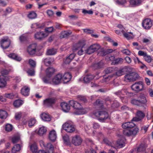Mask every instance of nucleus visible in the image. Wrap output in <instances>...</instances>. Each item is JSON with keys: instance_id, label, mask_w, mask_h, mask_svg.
Instances as JSON below:
<instances>
[{"instance_id": "1", "label": "nucleus", "mask_w": 153, "mask_h": 153, "mask_svg": "<svg viewBox=\"0 0 153 153\" xmlns=\"http://www.w3.org/2000/svg\"><path fill=\"white\" fill-rule=\"evenodd\" d=\"M70 105L76 110L74 114L76 115H81L87 113L88 110L82 108L81 104L76 101L71 100L69 102Z\"/></svg>"}, {"instance_id": "2", "label": "nucleus", "mask_w": 153, "mask_h": 153, "mask_svg": "<svg viewBox=\"0 0 153 153\" xmlns=\"http://www.w3.org/2000/svg\"><path fill=\"white\" fill-rule=\"evenodd\" d=\"M93 114L96 117H98V119L99 121L102 122H103L108 117V113L105 111H95L93 112Z\"/></svg>"}, {"instance_id": "3", "label": "nucleus", "mask_w": 153, "mask_h": 153, "mask_svg": "<svg viewBox=\"0 0 153 153\" xmlns=\"http://www.w3.org/2000/svg\"><path fill=\"white\" fill-rule=\"evenodd\" d=\"M139 76L138 74L135 72H132L126 74L124 76V80L129 82L135 80Z\"/></svg>"}, {"instance_id": "4", "label": "nucleus", "mask_w": 153, "mask_h": 153, "mask_svg": "<svg viewBox=\"0 0 153 153\" xmlns=\"http://www.w3.org/2000/svg\"><path fill=\"white\" fill-rule=\"evenodd\" d=\"M100 48V46L98 44H94L91 45L85 50V53L88 54H91L97 51Z\"/></svg>"}, {"instance_id": "5", "label": "nucleus", "mask_w": 153, "mask_h": 153, "mask_svg": "<svg viewBox=\"0 0 153 153\" xmlns=\"http://www.w3.org/2000/svg\"><path fill=\"white\" fill-rule=\"evenodd\" d=\"M131 88L132 90L139 92L144 90V84L142 82H137L131 86Z\"/></svg>"}, {"instance_id": "6", "label": "nucleus", "mask_w": 153, "mask_h": 153, "mask_svg": "<svg viewBox=\"0 0 153 153\" xmlns=\"http://www.w3.org/2000/svg\"><path fill=\"white\" fill-rule=\"evenodd\" d=\"M63 128L68 132L71 133L75 130V127L72 123L70 122H66L62 125Z\"/></svg>"}, {"instance_id": "7", "label": "nucleus", "mask_w": 153, "mask_h": 153, "mask_svg": "<svg viewBox=\"0 0 153 153\" xmlns=\"http://www.w3.org/2000/svg\"><path fill=\"white\" fill-rule=\"evenodd\" d=\"M139 128L137 127H135L131 129L124 130L123 131V134L124 135L128 136H134L137 134Z\"/></svg>"}, {"instance_id": "8", "label": "nucleus", "mask_w": 153, "mask_h": 153, "mask_svg": "<svg viewBox=\"0 0 153 153\" xmlns=\"http://www.w3.org/2000/svg\"><path fill=\"white\" fill-rule=\"evenodd\" d=\"M0 43L2 48L3 49H6L9 46L10 41L7 37H6L1 40Z\"/></svg>"}, {"instance_id": "9", "label": "nucleus", "mask_w": 153, "mask_h": 153, "mask_svg": "<svg viewBox=\"0 0 153 153\" xmlns=\"http://www.w3.org/2000/svg\"><path fill=\"white\" fill-rule=\"evenodd\" d=\"M56 101V99L54 98H50L44 100L43 105L45 107H49L54 104Z\"/></svg>"}, {"instance_id": "10", "label": "nucleus", "mask_w": 153, "mask_h": 153, "mask_svg": "<svg viewBox=\"0 0 153 153\" xmlns=\"http://www.w3.org/2000/svg\"><path fill=\"white\" fill-rule=\"evenodd\" d=\"M127 70V67L125 66L122 68H121L117 70L115 73V74H113V75L109 76L108 78L109 79L112 77L114 76H119L124 74L126 72Z\"/></svg>"}, {"instance_id": "11", "label": "nucleus", "mask_w": 153, "mask_h": 153, "mask_svg": "<svg viewBox=\"0 0 153 153\" xmlns=\"http://www.w3.org/2000/svg\"><path fill=\"white\" fill-rule=\"evenodd\" d=\"M142 25L145 29H149L152 26V21L149 19H146L144 20L142 22Z\"/></svg>"}, {"instance_id": "12", "label": "nucleus", "mask_w": 153, "mask_h": 153, "mask_svg": "<svg viewBox=\"0 0 153 153\" xmlns=\"http://www.w3.org/2000/svg\"><path fill=\"white\" fill-rule=\"evenodd\" d=\"M145 116V114L142 111H139L137 112V117H134L132 121L138 122L143 119Z\"/></svg>"}, {"instance_id": "13", "label": "nucleus", "mask_w": 153, "mask_h": 153, "mask_svg": "<svg viewBox=\"0 0 153 153\" xmlns=\"http://www.w3.org/2000/svg\"><path fill=\"white\" fill-rule=\"evenodd\" d=\"M125 93L127 95L129 94H132L131 93H129L127 92L126 90L122 89L121 90H119L114 93V94L117 96L120 97L121 100L123 101V99L124 97H123L125 94Z\"/></svg>"}, {"instance_id": "14", "label": "nucleus", "mask_w": 153, "mask_h": 153, "mask_svg": "<svg viewBox=\"0 0 153 153\" xmlns=\"http://www.w3.org/2000/svg\"><path fill=\"white\" fill-rule=\"evenodd\" d=\"M36 46V44L35 43L31 44L28 46L27 51L29 54L33 55L35 53Z\"/></svg>"}, {"instance_id": "15", "label": "nucleus", "mask_w": 153, "mask_h": 153, "mask_svg": "<svg viewBox=\"0 0 153 153\" xmlns=\"http://www.w3.org/2000/svg\"><path fill=\"white\" fill-rule=\"evenodd\" d=\"M62 75L60 74H59L56 75L52 79V83L55 85L59 84L61 81L62 80Z\"/></svg>"}, {"instance_id": "16", "label": "nucleus", "mask_w": 153, "mask_h": 153, "mask_svg": "<svg viewBox=\"0 0 153 153\" xmlns=\"http://www.w3.org/2000/svg\"><path fill=\"white\" fill-rule=\"evenodd\" d=\"M82 142V140L81 138L79 136L76 135L72 138V143L75 146L80 145Z\"/></svg>"}, {"instance_id": "17", "label": "nucleus", "mask_w": 153, "mask_h": 153, "mask_svg": "<svg viewBox=\"0 0 153 153\" xmlns=\"http://www.w3.org/2000/svg\"><path fill=\"white\" fill-rule=\"evenodd\" d=\"M47 36L48 34L44 32H37L34 34V38L36 39L41 40Z\"/></svg>"}, {"instance_id": "18", "label": "nucleus", "mask_w": 153, "mask_h": 153, "mask_svg": "<svg viewBox=\"0 0 153 153\" xmlns=\"http://www.w3.org/2000/svg\"><path fill=\"white\" fill-rule=\"evenodd\" d=\"M85 45V43L83 41H80L77 44V46H80L81 47V48L78 51L77 53L79 55H81L84 54L85 53V51H84L83 48L84 46Z\"/></svg>"}, {"instance_id": "19", "label": "nucleus", "mask_w": 153, "mask_h": 153, "mask_svg": "<svg viewBox=\"0 0 153 153\" xmlns=\"http://www.w3.org/2000/svg\"><path fill=\"white\" fill-rule=\"evenodd\" d=\"M40 116L42 119L44 121H50L51 120L50 116L47 113L43 112L40 114Z\"/></svg>"}, {"instance_id": "20", "label": "nucleus", "mask_w": 153, "mask_h": 153, "mask_svg": "<svg viewBox=\"0 0 153 153\" xmlns=\"http://www.w3.org/2000/svg\"><path fill=\"white\" fill-rule=\"evenodd\" d=\"M30 88L27 86H24L21 89V94L25 96H27L29 95Z\"/></svg>"}, {"instance_id": "21", "label": "nucleus", "mask_w": 153, "mask_h": 153, "mask_svg": "<svg viewBox=\"0 0 153 153\" xmlns=\"http://www.w3.org/2000/svg\"><path fill=\"white\" fill-rule=\"evenodd\" d=\"M71 77V75L70 73H66L63 76L62 75V80H63L64 83H66L70 81Z\"/></svg>"}, {"instance_id": "22", "label": "nucleus", "mask_w": 153, "mask_h": 153, "mask_svg": "<svg viewBox=\"0 0 153 153\" xmlns=\"http://www.w3.org/2000/svg\"><path fill=\"white\" fill-rule=\"evenodd\" d=\"M142 0H130V5L132 7H136L141 4Z\"/></svg>"}, {"instance_id": "23", "label": "nucleus", "mask_w": 153, "mask_h": 153, "mask_svg": "<svg viewBox=\"0 0 153 153\" xmlns=\"http://www.w3.org/2000/svg\"><path fill=\"white\" fill-rule=\"evenodd\" d=\"M135 126L134 123L132 122H126L122 125V127L123 128L126 129L128 128H131Z\"/></svg>"}, {"instance_id": "24", "label": "nucleus", "mask_w": 153, "mask_h": 153, "mask_svg": "<svg viewBox=\"0 0 153 153\" xmlns=\"http://www.w3.org/2000/svg\"><path fill=\"white\" fill-rule=\"evenodd\" d=\"M62 110L65 112H68L70 109V107L66 102H62L60 104Z\"/></svg>"}, {"instance_id": "25", "label": "nucleus", "mask_w": 153, "mask_h": 153, "mask_svg": "<svg viewBox=\"0 0 153 153\" xmlns=\"http://www.w3.org/2000/svg\"><path fill=\"white\" fill-rule=\"evenodd\" d=\"M6 77L4 75L0 76V87H4L7 84Z\"/></svg>"}, {"instance_id": "26", "label": "nucleus", "mask_w": 153, "mask_h": 153, "mask_svg": "<svg viewBox=\"0 0 153 153\" xmlns=\"http://www.w3.org/2000/svg\"><path fill=\"white\" fill-rule=\"evenodd\" d=\"M49 137L50 140L52 141H54L56 140L57 136L55 130H52L50 132Z\"/></svg>"}, {"instance_id": "27", "label": "nucleus", "mask_w": 153, "mask_h": 153, "mask_svg": "<svg viewBox=\"0 0 153 153\" xmlns=\"http://www.w3.org/2000/svg\"><path fill=\"white\" fill-rule=\"evenodd\" d=\"M55 72V70L53 68L49 67L47 68L46 72V75L49 77H51Z\"/></svg>"}, {"instance_id": "28", "label": "nucleus", "mask_w": 153, "mask_h": 153, "mask_svg": "<svg viewBox=\"0 0 153 153\" xmlns=\"http://www.w3.org/2000/svg\"><path fill=\"white\" fill-rule=\"evenodd\" d=\"M94 77L92 75H87L84 77V81L85 83H88L94 78Z\"/></svg>"}, {"instance_id": "29", "label": "nucleus", "mask_w": 153, "mask_h": 153, "mask_svg": "<svg viewBox=\"0 0 153 153\" xmlns=\"http://www.w3.org/2000/svg\"><path fill=\"white\" fill-rule=\"evenodd\" d=\"M53 59L50 58H47L43 59V61L45 64L47 66H48L51 65L53 62Z\"/></svg>"}, {"instance_id": "30", "label": "nucleus", "mask_w": 153, "mask_h": 153, "mask_svg": "<svg viewBox=\"0 0 153 153\" xmlns=\"http://www.w3.org/2000/svg\"><path fill=\"white\" fill-rule=\"evenodd\" d=\"M56 49L53 48H51L47 49L46 52V54L48 55H53L56 54Z\"/></svg>"}, {"instance_id": "31", "label": "nucleus", "mask_w": 153, "mask_h": 153, "mask_svg": "<svg viewBox=\"0 0 153 153\" xmlns=\"http://www.w3.org/2000/svg\"><path fill=\"white\" fill-rule=\"evenodd\" d=\"M47 131V128L46 127L42 126L40 127L38 131V134L40 136H42L45 134Z\"/></svg>"}, {"instance_id": "32", "label": "nucleus", "mask_w": 153, "mask_h": 153, "mask_svg": "<svg viewBox=\"0 0 153 153\" xmlns=\"http://www.w3.org/2000/svg\"><path fill=\"white\" fill-rule=\"evenodd\" d=\"M71 33L70 31H64L61 32L60 37L61 38H66L71 34Z\"/></svg>"}, {"instance_id": "33", "label": "nucleus", "mask_w": 153, "mask_h": 153, "mask_svg": "<svg viewBox=\"0 0 153 153\" xmlns=\"http://www.w3.org/2000/svg\"><path fill=\"white\" fill-rule=\"evenodd\" d=\"M9 57L17 61H20L22 58L15 53H11L8 56Z\"/></svg>"}, {"instance_id": "34", "label": "nucleus", "mask_w": 153, "mask_h": 153, "mask_svg": "<svg viewBox=\"0 0 153 153\" xmlns=\"http://www.w3.org/2000/svg\"><path fill=\"white\" fill-rule=\"evenodd\" d=\"M95 106L97 108L100 109H102L103 106V103L102 101H100V100H97L94 104Z\"/></svg>"}, {"instance_id": "35", "label": "nucleus", "mask_w": 153, "mask_h": 153, "mask_svg": "<svg viewBox=\"0 0 153 153\" xmlns=\"http://www.w3.org/2000/svg\"><path fill=\"white\" fill-rule=\"evenodd\" d=\"M113 50L112 49H107L106 51H102L98 53V55L99 56H104L106 55L107 53H111L112 52Z\"/></svg>"}, {"instance_id": "36", "label": "nucleus", "mask_w": 153, "mask_h": 153, "mask_svg": "<svg viewBox=\"0 0 153 153\" xmlns=\"http://www.w3.org/2000/svg\"><path fill=\"white\" fill-rule=\"evenodd\" d=\"M125 145V143L124 140H118L117 141L116 146L119 148H121Z\"/></svg>"}, {"instance_id": "37", "label": "nucleus", "mask_w": 153, "mask_h": 153, "mask_svg": "<svg viewBox=\"0 0 153 153\" xmlns=\"http://www.w3.org/2000/svg\"><path fill=\"white\" fill-rule=\"evenodd\" d=\"M138 100L140 103L141 105H142V104H145L147 102V100L146 97L143 95H140Z\"/></svg>"}, {"instance_id": "38", "label": "nucleus", "mask_w": 153, "mask_h": 153, "mask_svg": "<svg viewBox=\"0 0 153 153\" xmlns=\"http://www.w3.org/2000/svg\"><path fill=\"white\" fill-rule=\"evenodd\" d=\"M23 103V102L20 100H15L13 103V105L15 107L19 108Z\"/></svg>"}, {"instance_id": "39", "label": "nucleus", "mask_w": 153, "mask_h": 153, "mask_svg": "<svg viewBox=\"0 0 153 153\" xmlns=\"http://www.w3.org/2000/svg\"><path fill=\"white\" fill-rule=\"evenodd\" d=\"M21 149V146L19 144H17L15 145L13 148L12 152L13 153H16L19 151Z\"/></svg>"}, {"instance_id": "40", "label": "nucleus", "mask_w": 153, "mask_h": 153, "mask_svg": "<svg viewBox=\"0 0 153 153\" xmlns=\"http://www.w3.org/2000/svg\"><path fill=\"white\" fill-rule=\"evenodd\" d=\"M7 117V113L5 111L0 110V118L1 119H5Z\"/></svg>"}, {"instance_id": "41", "label": "nucleus", "mask_w": 153, "mask_h": 153, "mask_svg": "<svg viewBox=\"0 0 153 153\" xmlns=\"http://www.w3.org/2000/svg\"><path fill=\"white\" fill-rule=\"evenodd\" d=\"M41 143L43 144L45 148L49 149L50 151H51L52 152L53 151L54 149L53 146L51 143H48L46 146H45L44 144V142L42 141H41Z\"/></svg>"}, {"instance_id": "42", "label": "nucleus", "mask_w": 153, "mask_h": 153, "mask_svg": "<svg viewBox=\"0 0 153 153\" xmlns=\"http://www.w3.org/2000/svg\"><path fill=\"white\" fill-rule=\"evenodd\" d=\"M123 61V59L122 58H117L115 59L112 64L114 65H117L122 64Z\"/></svg>"}, {"instance_id": "43", "label": "nucleus", "mask_w": 153, "mask_h": 153, "mask_svg": "<svg viewBox=\"0 0 153 153\" xmlns=\"http://www.w3.org/2000/svg\"><path fill=\"white\" fill-rule=\"evenodd\" d=\"M30 149L33 152H36L37 151L38 147L35 143L32 144L30 146Z\"/></svg>"}, {"instance_id": "44", "label": "nucleus", "mask_w": 153, "mask_h": 153, "mask_svg": "<svg viewBox=\"0 0 153 153\" xmlns=\"http://www.w3.org/2000/svg\"><path fill=\"white\" fill-rule=\"evenodd\" d=\"M124 36L127 39H129L133 38V33L131 32H125L123 33Z\"/></svg>"}, {"instance_id": "45", "label": "nucleus", "mask_w": 153, "mask_h": 153, "mask_svg": "<svg viewBox=\"0 0 153 153\" xmlns=\"http://www.w3.org/2000/svg\"><path fill=\"white\" fill-rule=\"evenodd\" d=\"M36 120L34 118H31L29 119L28 121V126L30 127H31L33 126L36 123Z\"/></svg>"}, {"instance_id": "46", "label": "nucleus", "mask_w": 153, "mask_h": 153, "mask_svg": "<svg viewBox=\"0 0 153 153\" xmlns=\"http://www.w3.org/2000/svg\"><path fill=\"white\" fill-rule=\"evenodd\" d=\"M151 39L150 37L143 38L142 39L143 42L146 44L148 45L151 42Z\"/></svg>"}, {"instance_id": "47", "label": "nucleus", "mask_w": 153, "mask_h": 153, "mask_svg": "<svg viewBox=\"0 0 153 153\" xmlns=\"http://www.w3.org/2000/svg\"><path fill=\"white\" fill-rule=\"evenodd\" d=\"M115 59L114 56H111L109 54H107L105 57V59L107 61H112V62L114 61Z\"/></svg>"}, {"instance_id": "48", "label": "nucleus", "mask_w": 153, "mask_h": 153, "mask_svg": "<svg viewBox=\"0 0 153 153\" xmlns=\"http://www.w3.org/2000/svg\"><path fill=\"white\" fill-rule=\"evenodd\" d=\"M103 65V63L102 62H100L95 63L94 65V67L96 69L100 68L102 67Z\"/></svg>"}, {"instance_id": "49", "label": "nucleus", "mask_w": 153, "mask_h": 153, "mask_svg": "<svg viewBox=\"0 0 153 153\" xmlns=\"http://www.w3.org/2000/svg\"><path fill=\"white\" fill-rule=\"evenodd\" d=\"M36 14L35 12H32L29 14L28 17L30 19H34L36 17Z\"/></svg>"}, {"instance_id": "50", "label": "nucleus", "mask_w": 153, "mask_h": 153, "mask_svg": "<svg viewBox=\"0 0 153 153\" xmlns=\"http://www.w3.org/2000/svg\"><path fill=\"white\" fill-rule=\"evenodd\" d=\"M115 68L114 67H109L105 70V72L106 74L111 73L114 71Z\"/></svg>"}, {"instance_id": "51", "label": "nucleus", "mask_w": 153, "mask_h": 153, "mask_svg": "<svg viewBox=\"0 0 153 153\" xmlns=\"http://www.w3.org/2000/svg\"><path fill=\"white\" fill-rule=\"evenodd\" d=\"M20 139V137L19 136H14L12 139V141L13 143H15L18 142Z\"/></svg>"}, {"instance_id": "52", "label": "nucleus", "mask_w": 153, "mask_h": 153, "mask_svg": "<svg viewBox=\"0 0 153 153\" xmlns=\"http://www.w3.org/2000/svg\"><path fill=\"white\" fill-rule=\"evenodd\" d=\"M22 113L21 112H18L15 113V117L16 120H19L22 117Z\"/></svg>"}, {"instance_id": "53", "label": "nucleus", "mask_w": 153, "mask_h": 153, "mask_svg": "<svg viewBox=\"0 0 153 153\" xmlns=\"http://www.w3.org/2000/svg\"><path fill=\"white\" fill-rule=\"evenodd\" d=\"M131 103L133 104L140 106V101L139 100L133 99L131 101Z\"/></svg>"}, {"instance_id": "54", "label": "nucleus", "mask_w": 153, "mask_h": 153, "mask_svg": "<svg viewBox=\"0 0 153 153\" xmlns=\"http://www.w3.org/2000/svg\"><path fill=\"white\" fill-rule=\"evenodd\" d=\"M27 36L26 35L23 34L20 36L19 39L21 42H24L27 40Z\"/></svg>"}, {"instance_id": "55", "label": "nucleus", "mask_w": 153, "mask_h": 153, "mask_svg": "<svg viewBox=\"0 0 153 153\" xmlns=\"http://www.w3.org/2000/svg\"><path fill=\"white\" fill-rule=\"evenodd\" d=\"M13 129V126L12 125L7 124L6 125L5 130L7 131H11Z\"/></svg>"}, {"instance_id": "56", "label": "nucleus", "mask_w": 153, "mask_h": 153, "mask_svg": "<svg viewBox=\"0 0 153 153\" xmlns=\"http://www.w3.org/2000/svg\"><path fill=\"white\" fill-rule=\"evenodd\" d=\"M144 58L145 60L148 63H150L151 61L152 58L151 56H150L147 55V54L144 56Z\"/></svg>"}, {"instance_id": "57", "label": "nucleus", "mask_w": 153, "mask_h": 153, "mask_svg": "<svg viewBox=\"0 0 153 153\" xmlns=\"http://www.w3.org/2000/svg\"><path fill=\"white\" fill-rule=\"evenodd\" d=\"M78 100L80 102L82 103H85L87 101V100L85 97L81 96L78 97Z\"/></svg>"}, {"instance_id": "58", "label": "nucleus", "mask_w": 153, "mask_h": 153, "mask_svg": "<svg viewBox=\"0 0 153 153\" xmlns=\"http://www.w3.org/2000/svg\"><path fill=\"white\" fill-rule=\"evenodd\" d=\"M83 30L84 32L87 34H91L94 32V31L93 30L87 28L83 29Z\"/></svg>"}, {"instance_id": "59", "label": "nucleus", "mask_w": 153, "mask_h": 153, "mask_svg": "<svg viewBox=\"0 0 153 153\" xmlns=\"http://www.w3.org/2000/svg\"><path fill=\"white\" fill-rule=\"evenodd\" d=\"M145 150V148L143 145H140L137 149V151L138 152H141Z\"/></svg>"}, {"instance_id": "60", "label": "nucleus", "mask_w": 153, "mask_h": 153, "mask_svg": "<svg viewBox=\"0 0 153 153\" xmlns=\"http://www.w3.org/2000/svg\"><path fill=\"white\" fill-rule=\"evenodd\" d=\"M119 103L116 101H114L113 103L111 105V107L113 108H117L119 106Z\"/></svg>"}, {"instance_id": "61", "label": "nucleus", "mask_w": 153, "mask_h": 153, "mask_svg": "<svg viewBox=\"0 0 153 153\" xmlns=\"http://www.w3.org/2000/svg\"><path fill=\"white\" fill-rule=\"evenodd\" d=\"M50 77H49L47 76H45L42 78V80L43 82L46 83H48L50 82Z\"/></svg>"}, {"instance_id": "62", "label": "nucleus", "mask_w": 153, "mask_h": 153, "mask_svg": "<svg viewBox=\"0 0 153 153\" xmlns=\"http://www.w3.org/2000/svg\"><path fill=\"white\" fill-rule=\"evenodd\" d=\"M29 63L30 65L33 67H35L36 66L35 62L32 59H30L29 60Z\"/></svg>"}, {"instance_id": "63", "label": "nucleus", "mask_w": 153, "mask_h": 153, "mask_svg": "<svg viewBox=\"0 0 153 153\" xmlns=\"http://www.w3.org/2000/svg\"><path fill=\"white\" fill-rule=\"evenodd\" d=\"M82 12L84 14H93V12L91 10H87L85 9H83Z\"/></svg>"}, {"instance_id": "64", "label": "nucleus", "mask_w": 153, "mask_h": 153, "mask_svg": "<svg viewBox=\"0 0 153 153\" xmlns=\"http://www.w3.org/2000/svg\"><path fill=\"white\" fill-rule=\"evenodd\" d=\"M27 73L29 75L33 76L35 74L34 70L33 69H29L27 71Z\"/></svg>"}]
</instances>
